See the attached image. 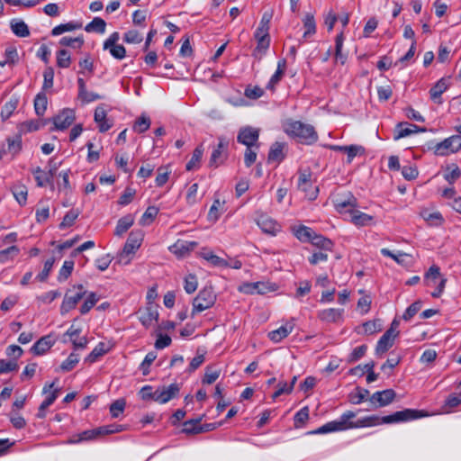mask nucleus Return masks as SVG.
I'll list each match as a JSON object with an SVG mask.
<instances>
[{"label": "nucleus", "instance_id": "obj_1", "mask_svg": "<svg viewBox=\"0 0 461 461\" xmlns=\"http://www.w3.org/2000/svg\"><path fill=\"white\" fill-rule=\"evenodd\" d=\"M428 414L423 411L414 409H404L386 416L370 415L353 420L357 412L352 411H345L339 420L327 422L310 434H327L336 431H343L351 429L375 427L381 424L400 423L426 417Z\"/></svg>", "mask_w": 461, "mask_h": 461}, {"label": "nucleus", "instance_id": "obj_2", "mask_svg": "<svg viewBox=\"0 0 461 461\" xmlns=\"http://www.w3.org/2000/svg\"><path fill=\"white\" fill-rule=\"evenodd\" d=\"M285 132L299 142L311 145L317 141L318 134L314 127L301 121L287 120L284 125Z\"/></svg>", "mask_w": 461, "mask_h": 461}, {"label": "nucleus", "instance_id": "obj_3", "mask_svg": "<svg viewBox=\"0 0 461 461\" xmlns=\"http://www.w3.org/2000/svg\"><path fill=\"white\" fill-rule=\"evenodd\" d=\"M428 149L433 150L436 156H448L456 153L461 149V136L452 135L440 142L433 141L428 144Z\"/></svg>", "mask_w": 461, "mask_h": 461}, {"label": "nucleus", "instance_id": "obj_4", "mask_svg": "<svg viewBox=\"0 0 461 461\" xmlns=\"http://www.w3.org/2000/svg\"><path fill=\"white\" fill-rule=\"evenodd\" d=\"M216 301V295L212 287L203 288L193 301L192 316L197 312L211 308Z\"/></svg>", "mask_w": 461, "mask_h": 461}, {"label": "nucleus", "instance_id": "obj_5", "mask_svg": "<svg viewBox=\"0 0 461 461\" xmlns=\"http://www.w3.org/2000/svg\"><path fill=\"white\" fill-rule=\"evenodd\" d=\"M180 392V385L176 383H173L169 385L158 386L153 392V401L160 404H165L170 400L178 396Z\"/></svg>", "mask_w": 461, "mask_h": 461}, {"label": "nucleus", "instance_id": "obj_6", "mask_svg": "<svg viewBox=\"0 0 461 461\" xmlns=\"http://www.w3.org/2000/svg\"><path fill=\"white\" fill-rule=\"evenodd\" d=\"M259 129L251 126L241 127L237 135V141L246 148L255 147L256 149H259Z\"/></svg>", "mask_w": 461, "mask_h": 461}, {"label": "nucleus", "instance_id": "obj_7", "mask_svg": "<svg viewBox=\"0 0 461 461\" xmlns=\"http://www.w3.org/2000/svg\"><path fill=\"white\" fill-rule=\"evenodd\" d=\"M396 397V393L393 389L377 391L369 397L371 410L385 407L391 404Z\"/></svg>", "mask_w": 461, "mask_h": 461}, {"label": "nucleus", "instance_id": "obj_8", "mask_svg": "<svg viewBox=\"0 0 461 461\" xmlns=\"http://www.w3.org/2000/svg\"><path fill=\"white\" fill-rule=\"evenodd\" d=\"M75 112L72 109L66 108L59 114L50 119L53 122L50 131H64L68 129L75 121Z\"/></svg>", "mask_w": 461, "mask_h": 461}, {"label": "nucleus", "instance_id": "obj_9", "mask_svg": "<svg viewBox=\"0 0 461 461\" xmlns=\"http://www.w3.org/2000/svg\"><path fill=\"white\" fill-rule=\"evenodd\" d=\"M218 140V145L213 149L209 161V166L213 167H218L228 157L229 140L225 137H219Z\"/></svg>", "mask_w": 461, "mask_h": 461}, {"label": "nucleus", "instance_id": "obj_10", "mask_svg": "<svg viewBox=\"0 0 461 461\" xmlns=\"http://www.w3.org/2000/svg\"><path fill=\"white\" fill-rule=\"evenodd\" d=\"M143 231L140 230H131L123 247V253L126 255L135 253L140 247L143 240Z\"/></svg>", "mask_w": 461, "mask_h": 461}, {"label": "nucleus", "instance_id": "obj_11", "mask_svg": "<svg viewBox=\"0 0 461 461\" xmlns=\"http://www.w3.org/2000/svg\"><path fill=\"white\" fill-rule=\"evenodd\" d=\"M298 188L304 192L311 200H314L318 194V187L312 188L311 173H301L298 178Z\"/></svg>", "mask_w": 461, "mask_h": 461}, {"label": "nucleus", "instance_id": "obj_12", "mask_svg": "<svg viewBox=\"0 0 461 461\" xmlns=\"http://www.w3.org/2000/svg\"><path fill=\"white\" fill-rule=\"evenodd\" d=\"M357 206V199L351 194H348L345 196L337 197L335 200V207L340 213L351 212Z\"/></svg>", "mask_w": 461, "mask_h": 461}, {"label": "nucleus", "instance_id": "obj_13", "mask_svg": "<svg viewBox=\"0 0 461 461\" xmlns=\"http://www.w3.org/2000/svg\"><path fill=\"white\" fill-rule=\"evenodd\" d=\"M345 37L343 32L338 34L335 38L334 61L341 66L348 61V53L343 51Z\"/></svg>", "mask_w": 461, "mask_h": 461}, {"label": "nucleus", "instance_id": "obj_14", "mask_svg": "<svg viewBox=\"0 0 461 461\" xmlns=\"http://www.w3.org/2000/svg\"><path fill=\"white\" fill-rule=\"evenodd\" d=\"M239 291L246 294H264L269 291V287L264 282L244 283L239 287Z\"/></svg>", "mask_w": 461, "mask_h": 461}, {"label": "nucleus", "instance_id": "obj_15", "mask_svg": "<svg viewBox=\"0 0 461 461\" xmlns=\"http://www.w3.org/2000/svg\"><path fill=\"white\" fill-rule=\"evenodd\" d=\"M86 294V292H77L75 295L70 296L68 295V292H67L60 306L61 314H65L73 310Z\"/></svg>", "mask_w": 461, "mask_h": 461}, {"label": "nucleus", "instance_id": "obj_16", "mask_svg": "<svg viewBox=\"0 0 461 461\" xmlns=\"http://www.w3.org/2000/svg\"><path fill=\"white\" fill-rule=\"evenodd\" d=\"M294 328V322L292 320L290 321H287L285 325L281 326L277 330L269 332L268 338L276 343L280 342L293 331Z\"/></svg>", "mask_w": 461, "mask_h": 461}, {"label": "nucleus", "instance_id": "obj_17", "mask_svg": "<svg viewBox=\"0 0 461 461\" xmlns=\"http://www.w3.org/2000/svg\"><path fill=\"white\" fill-rule=\"evenodd\" d=\"M95 122L98 125L99 131L105 132L113 126V122L106 117V111L103 106H97L94 114Z\"/></svg>", "mask_w": 461, "mask_h": 461}, {"label": "nucleus", "instance_id": "obj_18", "mask_svg": "<svg viewBox=\"0 0 461 461\" xmlns=\"http://www.w3.org/2000/svg\"><path fill=\"white\" fill-rule=\"evenodd\" d=\"M344 309L330 308L320 311L318 312V317L322 321L333 323L341 321Z\"/></svg>", "mask_w": 461, "mask_h": 461}, {"label": "nucleus", "instance_id": "obj_19", "mask_svg": "<svg viewBox=\"0 0 461 461\" xmlns=\"http://www.w3.org/2000/svg\"><path fill=\"white\" fill-rule=\"evenodd\" d=\"M53 344L54 341L51 339L50 335L43 336L33 344L31 348V351L36 356H41L45 354L53 346Z\"/></svg>", "mask_w": 461, "mask_h": 461}, {"label": "nucleus", "instance_id": "obj_20", "mask_svg": "<svg viewBox=\"0 0 461 461\" xmlns=\"http://www.w3.org/2000/svg\"><path fill=\"white\" fill-rule=\"evenodd\" d=\"M447 78H440L429 90L430 98L438 104H442L441 95L448 88Z\"/></svg>", "mask_w": 461, "mask_h": 461}, {"label": "nucleus", "instance_id": "obj_21", "mask_svg": "<svg viewBox=\"0 0 461 461\" xmlns=\"http://www.w3.org/2000/svg\"><path fill=\"white\" fill-rule=\"evenodd\" d=\"M55 382L47 383L43 386L42 393H50L46 399L41 403V409H48L59 397V389L54 388Z\"/></svg>", "mask_w": 461, "mask_h": 461}, {"label": "nucleus", "instance_id": "obj_22", "mask_svg": "<svg viewBox=\"0 0 461 461\" xmlns=\"http://www.w3.org/2000/svg\"><path fill=\"white\" fill-rule=\"evenodd\" d=\"M417 129H418V126L415 124H410L409 122H399L395 128V133L393 136V140H398L402 138L410 136L412 133H417Z\"/></svg>", "mask_w": 461, "mask_h": 461}, {"label": "nucleus", "instance_id": "obj_23", "mask_svg": "<svg viewBox=\"0 0 461 461\" xmlns=\"http://www.w3.org/2000/svg\"><path fill=\"white\" fill-rule=\"evenodd\" d=\"M255 39L257 40V47L253 50L252 55L260 59L262 56L266 53V51L268 50L270 45V36L269 35H254Z\"/></svg>", "mask_w": 461, "mask_h": 461}, {"label": "nucleus", "instance_id": "obj_24", "mask_svg": "<svg viewBox=\"0 0 461 461\" xmlns=\"http://www.w3.org/2000/svg\"><path fill=\"white\" fill-rule=\"evenodd\" d=\"M286 69V60L285 59H280L277 62V68L275 74L271 77L269 82L267 85V89L275 90L276 86L281 81Z\"/></svg>", "mask_w": 461, "mask_h": 461}, {"label": "nucleus", "instance_id": "obj_25", "mask_svg": "<svg viewBox=\"0 0 461 461\" xmlns=\"http://www.w3.org/2000/svg\"><path fill=\"white\" fill-rule=\"evenodd\" d=\"M284 148L285 144L276 141L273 143L270 147L267 160L268 162H277L280 163L283 161L285 158V155L284 153Z\"/></svg>", "mask_w": 461, "mask_h": 461}, {"label": "nucleus", "instance_id": "obj_26", "mask_svg": "<svg viewBox=\"0 0 461 461\" xmlns=\"http://www.w3.org/2000/svg\"><path fill=\"white\" fill-rule=\"evenodd\" d=\"M158 312L156 307L150 305L146 307L143 312H140V321L143 326L149 328L154 321H158Z\"/></svg>", "mask_w": 461, "mask_h": 461}, {"label": "nucleus", "instance_id": "obj_27", "mask_svg": "<svg viewBox=\"0 0 461 461\" xmlns=\"http://www.w3.org/2000/svg\"><path fill=\"white\" fill-rule=\"evenodd\" d=\"M310 242L319 248L321 250L324 251H332L334 243L331 240L321 235L317 234L315 231L312 237Z\"/></svg>", "mask_w": 461, "mask_h": 461}, {"label": "nucleus", "instance_id": "obj_28", "mask_svg": "<svg viewBox=\"0 0 461 461\" xmlns=\"http://www.w3.org/2000/svg\"><path fill=\"white\" fill-rule=\"evenodd\" d=\"M19 104V98L15 95L10 97V99L3 105L0 113L2 121L8 120L14 111L16 110Z\"/></svg>", "mask_w": 461, "mask_h": 461}, {"label": "nucleus", "instance_id": "obj_29", "mask_svg": "<svg viewBox=\"0 0 461 461\" xmlns=\"http://www.w3.org/2000/svg\"><path fill=\"white\" fill-rule=\"evenodd\" d=\"M10 27L17 37L25 38L30 35L29 27L23 20L13 19L10 23Z\"/></svg>", "mask_w": 461, "mask_h": 461}, {"label": "nucleus", "instance_id": "obj_30", "mask_svg": "<svg viewBox=\"0 0 461 461\" xmlns=\"http://www.w3.org/2000/svg\"><path fill=\"white\" fill-rule=\"evenodd\" d=\"M50 120H32L26 121L20 125V131L23 133L38 131L41 127H44Z\"/></svg>", "mask_w": 461, "mask_h": 461}, {"label": "nucleus", "instance_id": "obj_31", "mask_svg": "<svg viewBox=\"0 0 461 461\" xmlns=\"http://www.w3.org/2000/svg\"><path fill=\"white\" fill-rule=\"evenodd\" d=\"M293 231L294 236L302 242H310L314 233V230L312 228L304 225L294 227Z\"/></svg>", "mask_w": 461, "mask_h": 461}, {"label": "nucleus", "instance_id": "obj_32", "mask_svg": "<svg viewBox=\"0 0 461 461\" xmlns=\"http://www.w3.org/2000/svg\"><path fill=\"white\" fill-rule=\"evenodd\" d=\"M203 154V145L197 146L192 155L191 159L187 162L185 168L187 171L194 170L199 168L200 162Z\"/></svg>", "mask_w": 461, "mask_h": 461}, {"label": "nucleus", "instance_id": "obj_33", "mask_svg": "<svg viewBox=\"0 0 461 461\" xmlns=\"http://www.w3.org/2000/svg\"><path fill=\"white\" fill-rule=\"evenodd\" d=\"M273 17V12H265L261 17L258 27L254 35H269V24Z\"/></svg>", "mask_w": 461, "mask_h": 461}, {"label": "nucleus", "instance_id": "obj_34", "mask_svg": "<svg viewBox=\"0 0 461 461\" xmlns=\"http://www.w3.org/2000/svg\"><path fill=\"white\" fill-rule=\"evenodd\" d=\"M420 215L430 225L438 226L441 225L444 221V219L439 212H430L429 210L425 209L421 211Z\"/></svg>", "mask_w": 461, "mask_h": 461}, {"label": "nucleus", "instance_id": "obj_35", "mask_svg": "<svg viewBox=\"0 0 461 461\" xmlns=\"http://www.w3.org/2000/svg\"><path fill=\"white\" fill-rule=\"evenodd\" d=\"M351 221L357 226H366L373 220V217L362 212L358 210L354 209L350 212Z\"/></svg>", "mask_w": 461, "mask_h": 461}, {"label": "nucleus", "instance_id": "obj_36", "mask_svg": "<svg viewBox=\"0 0 461 461\" xmlns=\"http://www.w3.org/2000/svg\"><path fill=\"white\" fill-rule=\"evenodd\" d=\"M32 173L34 176L38 186L43 187L47 185H53V183L50 182V176L40 167L32 169Z\"/></svg>", "mask_w": 461, "mask_h": 461}, {"label": "nucleus", "instance_id": "obj_37", "mask_svg": "<svg viewBox=\"0 0 461 461\" xmlns=\"http://www.w3.org/2000/svg\"><path fill=\"white\" fill-rule=\"evenodd\" d=\"M203 416L198 417L197 419H192L185 420L183 423V429L182 432L185 434H199L200 431H198L199 427H201V420H203Z\"/></svg>", "mask_w": 461, "mask_h": 461}, {"label": "nucleus", "instance_id": "obj_38", "mask_svg": "<svg viewBox=\"0 0 461 461\" xmlns=\"http://www.w3.org/2000/svg\"><path fill=\"white\" fill-rule=\"evenodd\" d=\"M133 222L134 219L130 214L121 218L117 222L114 234L118 236L122 235L132 226Z\"/></svg>", "mask_w": 461, "mask_h": 461}, {"label": "nucleus", "instance_id": "obj_39", "mask_svg": "<svg viewBox=\"0 0 461 461\" xmlns=\"http://www.w3.org/2000/svg\"><path fill=\"white\" fill-rule=\"evenodd\" d=\"M48 98L42 92L39 93L34 98V110L38 116H42L47 109Z\"/></svg>", "mask_w": 461, "mask_h": 461}, {"label": "nucleus", "instance_id": "obj_40", "mask_svg": "<svg viewBox=\"0 0 461 461\" xmlns=\"http://www.w3.org/2000/svg\"><path fill=\"white\" fill-rule=\"evenodd\" d=\"M82 27V23H68L55 26L51 31L52 36H58L67 32H72Z\"/></svg>", "mask_w": 461, "mask_h": 461}, {"label": "nucleus", "instance_id": "obj_41", "mask_svg": "<svg viewBox=\"0 0 461 461\" xmlns=\"http://www.w3.org/2000/svg\"><path fill=\"white\" fill-rule=\"evenodd\" d=\"M105 21L100 17H95L88 24H86L85 30L87 32H95L99 33H104L105 32Z\"/></svg>", "mask_w": 461, "mask_h": 461}, {"label": "nucleus", "instance_id": "obj_42", "mask_svg": "<svg viewBox=\"0 0 461 461\" xmlns=\"http://www.w3.org/2000/svg\"><path fill=\"white\" fill-rule=\"evenodd\" d=\"M13 194L20 205H24L27 201L28 191L26 186L16 185L12 187Z\"/></svg>", "mask_w": 461, "mask_h": 461}, {"label": "nucleus", "instance_id": "obj_43", "mask_svg": "<svg viewBox=\"0 0 461 461\" xmlns=\"http://www.w3.org/2000/svg\"><path fill=\"white\" fill-rule=\"evenodd\" d=\"M79 214L80 212L78 209H71L68 211L63 217L62 221L59 224V229L63 230L72 226Z\"/></svg>", "mask_w": 461, "mask_h": 461}, {"label": "nucleus", "instance_id": "obj_44", "mask_svg": "<svg viewBox=\"0 0 461 461\" xmlns=\"http://www.w3.org/2000/svg\"><path fill=\"white\" fill-rule=\"evenodd\" d=\"M158 212H159V210L158 207L149 206L146 209L145 212L142 214V216L140 220V224L142 226L150 224L154 221L156 216L158 215Z\"/></svg>", "mask_w": 461, "mask_h": 461}, {"label": "nucleus", "instance_id": "obj_45", "mask_svg": "<svg viewBox=\"0 0 461 461\" xmlns=\"http://www.w3.org/2000/svg\"><path fill=\"white\" fill-rule=\"evenodd\" d=\"M150 126V119L149 116L142 114L140 116L133 124V131L138 133H143L149 130Z\"/></svg>", "mask_w": 461, "mask_h": 461}, {"label": "nucleus", "instance_id": "obj_46", "mask_svg": "<svg viewBox=\"0 0 461 461\" xmlns=\"http://www.w3.org/2000/svg\"><path fill=\"white\" fill-rule=\"evenodd\" d=\"M98 301L99 296L95 293H89L85 302L80 307V313L86 314L96 304Z\"/></svg>", "mask_w": 461, "mask_h": 461}, {"label": "nucleus", "instance_id": "obj_47", "mask_svg": "<svg viewBox=\"0 0 461 461\" xmlns=\"http://www.w3.org/2000/svg\"><path fill=\"white\" fill-rule=\"evenodd\" d=\"M106 352L107 348H105V344L104 342H99L85 360L89 363H94Z\"/></svg>", "mask_w": 461, "mask_h": 461}, {"label": "nucleus", "instance_id": "obj_48", "mask_svg": "<svg viewBox=\"0 0 461 461\" xmlns=\"http://www.w3.org/2000/svg\"><path fill=\"white\" fill-rule=\"evenodd\" d=\"M303 26L305 28V32L303 33V38H307L311 35L315 34L316 32V23L314 20V16L312 14H307L303 19Z\"/></svg>", "mask_w": 461, "mask_h": 461}, {"label": "nucleus", "instance_id": "obj_49", "mask_svg": "<svg viewBox=\"0 0 461 461\" xmlns=\"http://www.w3.org/2000/svg\"><path fill=\"white\" fill-rule=\"evenodd\" d=\"M381 254L384 257L393 258L394 261H396L399 265H402V266L406 265L405 258L407 257H409V255L407 253L399 251L397 254H395V253L392 252L390 249H385V248L381 249Z\"/></svg>", "mask_w": 461, "mask_h": 461}, {"label": "nucleus", "instance_id": "obj_50", "mask_svg": "<svg viewBox=\"0 0 461 461\" xmlns=\"http://www.w3.org/2000/svg\"><path fill=\"white\" fill-rule=\"evenodd\" d=\"M258 225L262 229L264 232L267 233L274 234L277 230L276 223L265 216L258 221Z\"/></svg>", "mask_w": 461, "mask_h": 461}, {"label": "nucleus", "instance_id": "obj_51", "mask_svg": "<svg viewBox=\"0 0 461 461\" xmlns=\"http://www.w3.org/2000/svg\"><path fill=\"white\" fill-rule=\"evenodd\" d=\"M70 64H71V57H70L69 52L65 49L59 50L57 52L58 67L61 68H67L70 66Z\"/></svg>", "mask_w": 461, "mask_h": 461}, {"label": "nucleus", "instance_id": "obj_52", "mask_svg": "<svg viewBox=\"0 0 461 461\" xmlns=\"http://www.w3.org/2000/svg\"><path fill=\"white\" fill-rule=\"evenodd\" d=\"M74 269V261L73 260H66L60 268L58 276L59 282H64L67 280L71 275Z\"/></svg>", "mask_w": 461, "mask_h": 461}, {"label": "nucleus", "instance_id": "obj_53", "mask_svg": "<svg viewBox=\"0 0 461 461\" xmlns=\"http://www.w3.org/2000/svg\"><path fill=\"white\" fill-rule=\"evenodd\" d=\"M59 44L66 47H71L74 49H80L84 44V39L83 37H63L59 41Z\"/></svg>", "mask_w": 461, "mask_h": 461}, {"label": "nucleus", "instance_id": "obj_54", "mask_svg": "<svg viewBox=\"0 0 461 461\" xmlns=\"http://www.w3.org/2000/svg\"><path fill=\"white\" fill-rule=\"evenodd\" d=\"M78 362H79L78 354H76L73 352L68 357V358L65 361L62 362V364L60 365V369L63 372L71 371L77 366V364Z\"/></svg>", "mask_w": 461, "mask_h": 461}, {"label": "nucleus", "instance_id": "obj_55", "mask_svg": "<svg viewBox=\"0 0 461 461\" xmlns=\"http://www.w3.org/2000/svg\"><path fill=\"white\" fill-rule=\"evenodd\" d=\"M370 392L367 389L357 387V393L354 395H351V402L354 404H360L365 401L369 402Z\"/></svg>", "mask_w": 461, "mask_h": 461}, {"label": "nucleus", "instance_id": "obj_56", "mask_svg": "<svg viewBox=\"0 0 461 461\" xmlns=\"http://www.w3.org/2000/svg\"><path fill=\"white\" fill-rule=\"evenodd\" d=\"M393 345V339H390L387 337L382 336L379 340L377 341L376 347H375V353L377 355H382L385 353L390 348H392Z\"/></svg>", "mask_w": 461, "mask_h": 461}, {"label": "nucleus", "instance_id": "obj_57", "mask_svg": "<svg viewBox=\"0 0 461 461\" xmlns=\"http://www.w3.org/2000/svg\"><path fill=\"white\" fill-rule=\"evenodd\" d=\"M126 401L122 398L114 401L110 405V413L113 418H118L120 414H122L125 409Z\"/></svg>", "mask_w": 461, "mask_h": 461}, {"label": "nucleus", "instance_id": "obj_58", "mask_svg": "<svg viewBox=\"0 0 461 461\" xmlns=\"http://www.w3.org/2000/svg\"><path fill=\"white\" fill-rule=\"evenodd\" d=\"M7 150L9 153L15 155L19 153L22 149V137L21 135H16L14 138L7 139Z\"/></svg>", "mask_w": 461, "mask_h": 461}, {"label": "nucleus", "instance_id": "obj_59", "mask_svg": "<svg viewBox=\"0 0 461 461\" xmlns=\"http://www.w3.org/2000/svg\"><path fill=\"white\" fill-rule=\"evenodd\" d=\"M5 58L8 65L13 66L16 64L19 59L17 49L14 46L7 47L5 50Z\"/></svg>", "mask_w": 461, "mask_h": 461}, {"label": "nucleus", "instance_id": "obj_60", "mask_svg": "<svg viewBox=\"0 0 461 461\" xmlns=\"http://www.w3.org/2000/svg\"><path fill=\"white\" fill-rule=\"evenodd\" d=\"M157 358V353L154 351L149 352L142 363L140 364V370L142 371V374L144 375H147L149 373V366L154 362V360Z\"/></svg>", "mask_w": 461, "mask_h": 461}, {"label": "nucleus", "instance_id": "obj_61", "mask_svg": "<svg viewBox=\"0 0 461 461\" xmlns=\"http://www.w3.org/2000/svg\"><path fill=\"white\" fill-rule=\"evenodd\" d=\"M422 303L421 301H416L411 303L404 312L402 319L406 321H410L420 309Z\"/></svg>", "mask_w": 461, "mask_h": 461}, {"label": "nucleus", "instance_id": "obj_62", "mask_svg": "<svg viewBox=\"0 0 461 461\" xmlns=\"http://www.w3.org/2000/svg\"><path fill=\"white\" fill-rule=\"evenodd\" d=\"M263 95H264V90L258 86H248L244 91V95L247 98L253 99V100L260 98Z\"/></svg>", "mask_w": 461, "mask_h": 461}, {"label": "nucleus", "instance_id": "obj_63", "mask_svg": "<svg viewBox=\"0 0 461 461\" xmlns=\"http://www.w3.org/2000/svg\"><path fill=\"white\" fill-rule=\"evenodd\" d=\"M258 150L255 147L247 148L244 153V163L247 167H250L257 159Z\"/></svg>", "mask_w": 461, "mask_h": 461}, {"label": "nucleus", "instance_id": "obj_64", "mask_svg": "<svg viewBox=\"0 0 461 461\" xmlns=\"http://www.w3.org/2000/svg\"><path fill=\"white\" fill-rule=\"evenodd\" d=\"M143 40L142 35L136 30H131L124 33L123 41L126 43H140Z\"/></svg>", "mask_w": 461, "mask_h": 461}]
</instances>
